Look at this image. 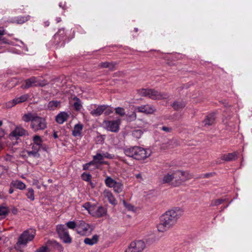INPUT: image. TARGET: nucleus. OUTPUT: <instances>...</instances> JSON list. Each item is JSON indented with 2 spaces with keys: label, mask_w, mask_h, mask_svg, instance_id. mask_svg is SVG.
I'll use <instances>...</instances> for the list:
<instances>
[{
  "label": "nucleus",
  "mask_w": 252,
  "mask_h": 252,
  "mask_svg": "<svg viewBox=\"0 0 252 252\" xmlns=\"http://www.w3.org/2000/svg\"><path fill=\"white\" fill-rule=\"evenodd\" d=\"M182 215L183 211L179 208L166 211L160 217V223L157 225L158 231L163 232L172 227Z\"/></svg>",
  "instance_id": "nucleus-1"
},
{
  "label": "nucleus",
  "mask_w": 252,
  "mask_h": 252,
  "mask_svg": "<svg viewBox=\"0 0 252 252\" xmlns=\"http://www.w3.org/2000/svg\"><path fill=\"white\" fill-rule=\"evenodd\" d=\"M124 153L126 156L137 160L145 159L151 154L149 150L137 146L125 149Z\"/></svg>",
  "instance_id": "nucleus-2"
},
{
  "label": "nucleus",
  "mask_w": 252,
  "mask_h": 252,
  "mask_svg": "<svg viewBox=\"0 0 252 252\" xmlns=\"http://www.w3.org/2000/svg\"><path fill=\"white\" fill-rule=\"evenodd\" d=\"M138 92L141 96L148 97L154 100L166 99L168 97L167 94L154 89H141L139 90Z\"/></svg>",
  "instance_id": "nucleus-3"
},
{
  "label": "nucleus",
  "mask_w": 252,
  "mask_h": 252,
  "mask_svg": "<svg viewBox=\"0 0 252 252\" xmlns=\"http://www.w3.org/2000/svg\"><path fill=\"white\" fill-rule=\"evenodd\" d=\"M174 172V182L173 185L174 186H179L192 178V175L188 171L177 170Z\"/></svg>",
  "instance_id": "nucleus-4"
},
{
  "label": "nucleus",
  "mask_w": 252,
  "mask_h": 252,
  "mask_svg": "<svg viewBox=\"0 0 252 252\" xmlns=\"http://www.w3.org/2000/svg\"><path fill=\"white\" fill-rule=\"evenodd\" d=\"M47 127V123L46 119L37 114L31 124V127L34 132L44 130Z\"/></svg>",
  "instance_id": "nucleus-5"
},
{
  "label": "nucleus",
  "mask_w": 252,
  "mask_h": 252,
  "mask_svg": "<svg viewBox=\"0 0 252 252\" xmlns=\"http://www.w3.org/2000/svg\"><path fill=\"white\" fill-rule=\"evenodd\" d=\"M35 235V230L32 229H28L24 231L18 238L17 244L19 245H26L29 241H32Z\"/></svg>",
  "instance_id": "nucleus-6"
},
{
  "label": "nucleus",
  "mask_w": 252,
  "mask_h": 252,
  "mask_svg": "<svg viewBox=\"0 0 252 252\" xmlns=\"http://www.w3.org/2000/svg\"><path fill=\"white\" fill-rule=\"evenodd\" d=\"M94 229V226L86 223L83 220H79L77 222V228H76V230L80 235H88L92 233Z\"/></svg>",
  "instance_id": "nucleus-7"
},
{
  "label": "nucleus",
  "mask_w": 252,
  "mask_h": 252,
  "mask_svg": "<svg viewBox=\"0 0 252 252\" xmlns=\"http://www.w3.org/2000/svg\"><path fill=\"white\" fill-rule=\"evenodd\" d=\"M145 244L143 241L132 242L125 252H141L145 248Z\"/></svg>",
  "instance_id": "nucleus-8"
},
{
  "label": "nucleus",
  "mask_w": 252,
  "mask_h": 252,
  "mask_svg": "<svg viewBox=\"0 0 252 252\" xmlns=\"http://www.w3.org/2000/svg\"><path fill=\"white\" fill-rule=\"evenodd\" d=\"M57 231L60 238L65 243H70L71 242V238L68 234L66 228L63 225H59L57 227Z\"/></svg>",
  "instance_id": "nucleus-9"
},
{
  "label": "nucleus",
  "mask_w": 252,
  "mask_h": 252,
  "mask_svg": "<svg viewBox=\"0 0 252 252\" xmlns=\"http://www.w3.org/2000/svg\"><path fill=\"white\" fill-rule=\"evenodd\" d=\"M25 85L23 87L24 89H28L30 87L40 86L43 87L47 84L45 81L40 82L35 77H32L25 80Z\"/></svg>",
  "instance_id": "nucleus-10"
},
{
  "label": "nucleus",
  "mask_w": 252,
  "mask_h": 252,
  "mask_svg": "<svg viewBox=\"0 0 252 252\" xmlns=\"http://www.w3.org/2000/svg\"><path fill=\"white\" fill-rule=\"evenodd\" d=\"M103 125L106 130L113 132H117L119 130L120 121L105 120L103 122Z\"/></svg>",
  "instance_id": "nucleus-11"
},
{
  "label": "nucleus",
  "mask_w": 252,
  "mask_h": 252,
  "mask_svg": "<svg viewBox=\"0 0 252 252\" xmlns=\"http://www.w3.org/2000/svg\"><path fill=\"white\" fill-rule=\"evenodd\" d=\"M24 135H28V131L21 126H17L9 134V138L12 139H18L20 137Z\"/></svg>",
  "instance_id": "nucleus-12"
},
{
  "label": "nucleus",
  "mask_w": 252,
  "mask_h": 252,
  "mask_svg": "<svg viewBox=\"0 0 252 252\" xmlns=\"http://www.w3.org/2000/svg\"><path fill=\"white\" fill-rule=\"evenodd\" d=\"M89 213L92 216L98 218L101 217L105 215L106 213V210L104 207L99 206H94V207H90Z\"/></svg>",
  "instance_id": "nucleus-13"
},
{
  "label": "nucleus",
  "mask_w": 252,
  "mask_h": 252,
  "mask_svg": "<svg viewBox=\"0 0 252 252\" xmlns=\"http://www.w3.org/2000/svg\"><path fill=\"white\" fill-rule=\"evenodd\" d=\"M136 109L139 112L143 113L146 114H152L156 111V108L149 104L138 106Z\"/></svg>",
  "instance_id": "nucleus-14"
},
{
  "label": "nucleus",
  "mask_w": 252,
  "mask_h": 252,
  "mask_svg": "<svg viewBox=\"0 0 252 252\" xmlns=\"http://www.w3.org/2000/svg\"><path fill=\"white\" fill-rule=\"evenodd\" d=\"M174 182V172L173 171H170L167 174H165L162 179V183L163 184H170L173 185Z\"/></svg>",
  "instance_id": "nucleus-15"
},
{
  "label": "nucleus",
  "mask_w": 252,
  "mask_h": 252,
  "mask_svg": "<svg viewBox=\"0 0 252 252\" xmlns=\"http://www.w3.org/2000/svg\"><path fill=\"white\" fill-rule=\"evenodd\" d=\"M117 63L116 62H102L99 65L98 67L100 68H107L110 70L113 71L115 69Z\"/></svg>",
  "instance_id": "nucleus-16"
},
{
  "label": "nucleus",
  "mask_w": 252,
  "mask_h": 252,
  "mask_svg": "<svg viewBox=\"0 0 252 252\" xmlns=\"http://www.w3.org/2000/svg\"><path fill=\"white\" fill-rule=\"evenodd\" d=\"M106 109V105H99L95 109L91 111V114L94 117H97L101 115Z\"/></svg>",
  "instance_id": "nucleus-17"
},
{
  "label": "nucleus",
  "mask_w": 252,
  "mask_h": 252,
  "mask_svg": "<svg viewBox=\"0 0 252 252\" xmlns=\"http://www.w3.org/2000/svg\"><path fill=\"white\" fill-rule=\"evenodd\" d=\"M215 114L211 113L207 115L203 121L205 126H210L213 125L215 121Z\"/></svg>",
  "instance_id": "nucleus-18"
},
{
  "label": "nucleus",
  "mask_w": 252,
  "mask_h": 252,
  "mask_svg": "<svg viewBox=\"0 0 252 252\" xmlns=\"http://www.w3.org/2000/svg\"><path fill=\"white\" fill-rule=\"evenodd\" d=\"M103 195L105 198L107 199L110 203L112 205H116L117 203L116 200L114 197L112 192L109 191L105 190L103 192Z\"/></svg>",
  "instance_id": "nucleus-19"
},
{
  "label": "nucleus",
  "mask_w": 252,
  "mask_h": 252,
  "mask_svg": "<svg viewBox=\"0 0 252 252\" xmlns=\"http://www.w3.org/2000/svg\"><path fill=\"white\" fill-rule=\"evenodd\" d=\"M69 117L68 114L66 112H63L59 114L56 118V122L60 124H63L65 121H67Z\"/></svg>",
  "instance_id": "nucleus-20"
},
{
  "label": "nucleus",
  "mask_w": 252,
  "mask_h": 252,
  "mask_svg": "<svg viewBox=\"0 0 252 252\" xmlns=\"http://www.w3.org/2000/svg\"><path fill=\"white\" fill-rule=\"evenodd\" d=\"M10 187H14L20 190H23L26 189V185L22 181L19 180L12 181L10 184Z\"/></svg>",
  "instance_id": "nucleus-21"
},
{
  "label": "nucleus",
  "mask_w": 252,
  "mask_h": 252,
  "mask_svg": "<svg viewBox=\"0 0 252 252\" xmlns=\"http://www.w3.org/2000/svg\"><path fill=\"white\" fill-rule=\"evenodd\" d=\"M236 154L235 153H228L221 156V159L226 161L234 160L236 158Z\"/></svg>",
  "instance_id": "nucleus-22"
},
{
  "label": "nucleus",
  "mask_w": 252,
  "mask_h": 252,
  "mask_svg": "<svg viewBox=\"0 0 252 252\" xmlns=\"http://www.w3.org/2000/svg\"><path fill=\"white\" fill-rule=\"evenodd\" d=\"M186 105V103L183 101H175L172 105V107L175 110L178 111L184 108Z\"/></svg>",
  "instance_id": "nucleus-23"
},
{
  "label": "nucleus",
  "mask_w": 252,
  "mask_h": 252,
  "mask_svg": "<svg viewBox=\"0 0 252 252\" xmlns=\"http://www.w3.org/2000/svg\"><path fill=\"white\" fill-rule=\"evenodd\" d=\"M83 129V125L81 124L76 125L72 130V135L74 136H80Z\"/></svg>",
  "instance_id": "nucleus-24"
},
{
  "label": "nucleus",
  "mask_w": 252,
  "mask_h": 252,
  "mask_svg": "<svg viewBox=\"0 0 252 252\" xmlns=\"http://www.w3.org/2000/svg\"><path fill=\"white\" fill-rule=\"evenodd\" d=\"M98 240V236L97 235H94L92 238H86L84 239V243L89 245H93L96 244Z\"/></svg>",
  "instance_id": "nucleus-25"
},
{
  "label": "nucleus",
  "mask_w": 252,
  "mask_h": 252,
  "mask_svg": "<svg viewBox=\"0 0 252 252\" xmlns=\"http://www.w3.org/2000/svg\"><path fill=\"white\" fill-rule=\"evenodd\" d=\"M36 114H32V113H29L24 114L22 117V120L25 122H29L30 121L32 123V121L34 119Z\"/></svg>",
  "instance_id": "nucleus-26"
},
{
  "label": "nucleus",
  "mask_w": 252,
  "mask_h": 252,
  "mask_svg": "<svg viewBox=\"0 0 252 252\" xmlns=\"http://www.w3.org/2000/svg\"><path fill=\"white\" fill-rule=\"evenodd\" d=\"M60 104V102L57 100L50 101L48 104V107L50 110H54L58 107Z\"/></svg>",
  "instance_id": "nucleus-27"
},
{
  "label": "nucleus",
  "mask_w": 252,
  "mask_h": 252,
  "mask_svg": "<svg viewBox=\"0 0 252 252\" xmlns=\"http://www.w3.org/2000/svg\"><path fill=\"white\" fill-rule=\"evenodd\" d=\"M33 144L42 147L43 141L41 137L39 135H35L33 137Z\"/></svg>",
  "instance_id": "nucleus-28"
},
{
  "label": "nucleus",
  "mask_w": 252,
  "mask_h": 252,
  "mask_svg": "<svg viewBox=\"0 0 252 252\" xmlns=\"http://www.w3.org/2000/svg\"><path fill=\"white\" fill-rule=\"evenodd\" d=\"M29 18L30 17L29 16H20L17 18L14 22L19 24H22L28 21Z\"/></svg>",
  "instance_id": "nucleus-29"
},
{
  "label": "nucleus",
  "mask_w": 252,
  "mask_h": 252,
  "mask_svg": "<svg viewBox=\"0 0 252 252\" xmlns=\"http://www.w3.org/2000/svg\"><path fill=\"white\" fill-rule=\"evenodd\" d=\"M112 188L116 192L120 193L123 190V186L121 182H117Z\"/></svg>",
  "instance_id": "nucleus-30"
},
{
  "label": "nucleus",
  "mask_w": 252,
  "mask_h": 252,
  "mask_svg": "<svg viewBox=\"0 0 252 252\" xmlns=\"http://www.w3.org/2000/svg\"><path fill=\"white\" fill-rule=\"evenodd\" d=\"M105 183L107 186L110 188H112L117 182L111 177H107L105 180Z\"/></svg>",
  "instance_id": "nucleus-31"
},
{
  "label": "nucleus",
  "mask_w": 252,
  "mask_h": 252,
  "mask_svg": "<svg viewBox=\"0 0 252 252\" xmlns=\"http://www.w3.org/2000/svg\"><path fill=\"white\" fill-rule=\"evenodd\" d=\"M16 104H17L16 101H15V99L14 98L13 100L8 101V102H6L5 103H4L3 104V107L4 108L8 109V108H12V107L15 106Z\"/></svg>",
  "instance_id": "nucleus-32"
},
{
  "label": "nucleus",
  "mask_w": 252,
  "mask_h": 252,
  "mask_svg": "<svg viewBox=\"0 0 252 252\" xmlns=\"http://www.w3.org/2000/svg\"><path fill=\"white\" fill-rule=\"evenodd\" d=\"M29 97V95L28 94H25L19 97H17L15 98V101H16V103H20L26 101Z\"/></svg>",
  "instance_id": "nucleus-33"
},
{
  "label": "nucleus",
  "mask_w": 252,
  "mask_h": 252,
  "mask_svg": "<svg viewBox=\"0 0 252 252\" xmlns=\"http://www.w3.org/2000/svg\"><path fill=\"white\" fill-rule=\"evenodd\" d=\"M27 197L32 201L34 200V190L32 188H29L26 193Z\"/></svg>",
  "instance_id": "nucleus-34"
},
{
  "label": "nucleus",
  "mask_w": 252,
  "mask_h": 252,
  "mask_svg": "<svg viewBox=\"0 0 252 252\" xmlns=\"http://www.w3.org/2000/svg\"><path fill=\"white\" fill-rule=\"evenodd\" d=\"M73 100L75 101L74 103V107L76 110H79L81 107V101L77 97H74Z\"/></svg>",
  "instance_id": "nucleus-35"
},
{
  "label": "nucleus",
  "mask_w": 252,
  "mask_h": 252,
  "mask_svg": "<svg viewBox=\"0 0 252 252\" xmlns=\"http://www.w3.org/2000/svg\"><path fill=\"white\" fill-rule=\"evenodd\" d=\"M27 153L28 156L29 157H33L34 158H39L40 157V154H39V153H37V152H35L32 150L30 151H27Z\"/></svg>",
  "instance_id": "nucleus-36"
},
{
  "label": "nucleus",
  "mask_w": 252,
  "mask_h": 252,
  "mask_svg": "<svg viewBox=\"0 0 252 252\" xmlns=\"http://www.w3.org/2000/svg\"><path fill=\"white\" fill-rule=\"evenodd\" d=\"M143 134V132L141 129H136L132 131V136L135 138H140Z\"/></svg>",
  "instance_id": "nucleus-37"
},
{
  "label": "nucleus",
  "mask_w": 252,
  "mask_h": 252,
  "mask_svg": "<svg viewBox=\"0 0 252 252\" xmlns=\"http://www.w3.org/2000/svg\"><path fill=\"white\" fill-rule=\"evenodd\" d=\"M226 200L225 199H218L215 200H213L212 201L211 203V206H218L221 204L223 202L225 201Z\"/></svg>",
  "instance_id": "nucleus-38"
},
{
  "label": "nucleus",
  "mask_w": 252,
  "mask_h": 252,
  "mask_svg": "<svg viewBox=\"0 0 252 252\" xmlns=\"http://www.w3.org/2000/svg\"><path fill=\"white\" fill-rule=\"evenodd\" d=\"M136 114L135 112H132L131 114L126 115V120L128 121H133L136 120Z\"/></svg>",
  "instance_id": "nucleus-39"
},
{
  "label": "nucleus",
  "mask_w": 252,
  "mask_h": 252,
  "mask_svg": "<svg viewBox=\"0 0 252 252\" xmlns=\"http://www.w3.org/2000/svg\"><path fill=\"white\" fill-rule=\"evenodd\" d=\"M66 226L68 228L70 229H74L77 228V222H75L74 221H68L66 223Z\"/></svg>",
  "instance_id": "nucleus-40"
},
{
  "label": "nucleus",
  "mask_w": 252,
  "mask_h": 252,
  "mask_svg": "<svg viewBox=\"0 0 252 252\" xmlns=\"http://www.w3.org/2000/svg\"><path fill=\"white\" fill-rule=\"evenodd\" d=\"M93 158L94 161L102 163V162H101V160L103 159L102 154L97 153L96 155L94 156Z\"/></svg>",
  "instance_id": "nucleus-41"
},
{
  "label": "nucleus",
  "mask_w": 252,
  "mask_h": 252,
  "mask_svg": "<svg viewBox=\"0 0 252 252\" xmlns=\"http://www.w3.org/2000/svg\"><path fill=\"white\" fill-rule=\"evenodd\" d=\"M116 113L121 116L125 115V111L124 108L122 107H117L115 109Z\"/></svg>",
  "instance_id": "nucleus-42"
},
{
  "label": "nucleus",
  "mask_w": 252,
  "mask_h": 252,
  "mask_svg": "<svg viewBox=\"0 0 252 252\" xmlns=\"http://www.w3.org/2000/svg\"><path fill=\"white\" fill-rule=\"evenodd\" d=\"M8 213L7 208L4 207H0V216H5Z\"/></svg>",
  "instance_id": "nucleus-43"
},
{
  "label": "nucleus",
  "mask_w": 252,
  "mask_h": 252,
  "mask_svg": "<svg viewBox=\"0 0 252 252\" xmlns=\"http://www.w3.org/2000/svg\"><path fill=\"white\" fill-rule=\"evenodd\" d=\"M82 178L84 181L89 182L91 179V175L90 174L83 173L82 175Z\"/></svg>",
  "instance_id": "nucleus-44"
},
{
  "label": "nucleus",
  "mask_w": 252,
  "mask_h": 252,
  "mask_svg": "<svg viewBox=\"0 0 252 252\" xmlns=\"http://www.w3.org/2000/svg\"><path fill=\"white\" fill-rule=\"evenodd\" d=\"M102 157L103 158V159L104 158H108V159H112L114 157V155L110 154L108 153H105L102 154Z\"/></svg>",
  "instance_id": "nucleus-45"
},
{
  "label": "nucleus",
  "mask_w": 252,
  "mask_h": 252,
  "mask_svg": "<svg viewBox=\"0 0 252 252\" xmlns=\"http://www.w3.org/2000/svg\"><path fill=\"white\" fill-rule=\"evenodd\" d=\"M161 129L163 131H165V132H167V133H170V132H171L172 131V130H173V129H172V127H168V126H163L161 128Z\"/></svg>",
  "instance_id": "nucleus-46"
},
{
  "label": "nucleus",
  "mask_w": 252,
  "mask_h": 252,
  "mask_svg": "<svg viewBox=\"0 0 252 252\" xmlns=\"http://www.w3.org/2000/svg\"><path fill=\"white\" fill-rule=\"evenodd\" d=\"M32 150L35 152H37V153H38L39 151L41 148V147L36 145H35L33 143L32 144Z\"/></svg>",
  "instance_id": "nucleus-47"
},
{
  "label": "nucleus",
  "mask_w": 252,
  "mask_h": 252,
  "mask_svg": "<svg viewBox=\"0 0 252 252\" xmlns=\"http://www.w3.org/2000/svg\"><path fill=\"white\" fill-rule=\"evenodd\" d=\"M4 159L7 161L11 162L14 159V158L12 156L7 154L4 158Z\"/></svg>",
  "instance_id": "nucleus-48"
},
{
  "label": "nucleus",
  "mask_w": 252,
  "mask_h": 252,
  "mask_svg": "<svg viewBox=\"0 0 252 252\" xmlns=\"http://www.w3.org/2000/svg\"><path fill=\"white\" fill-rule=\"evenodd\" d=\"M35 252H48V248L47 247H41L37 249Z\"/></svg>",
  "instance_id": "nucleus-49"
},
{
  "label": "nucleus",
  "mask_w": 252,
  "mask_h": 252,
  "mask_svg": "<svg viewBox=\"0 0 252 252\" xmlns=\"http://www.w3.org/2000/svg\"><path fill=\"white\" fill-rule=\"evenodd\" d=\"M104 112V114L106 115H109V114L113 113V110L110 108H109L108 106L106 105V109L105 110V111Z\"/></svg>",
  "instance_id": "nucleus-50"
},
{
  "label": "nucleus",
  "mask_w": 252,
  "mask_h": 252,
  "mask_svg": "<svg viewBox=\"0 0 252 252\" xmlns=\"http://www.w3.org/2000/svg\"><path fill=\"white\" fill-rule=\"evenodd\" d=\"M94 206L91 205L90 204V203H85V204L83 205V207H84L85 209H86L88 211V212H89V208L90 207H94Z\"/></svg>",
  "instance_id": "nucleus-51"
},
{
  "label": "nucleus",
  "mask_w": 252,
  "mask_h": 252,
  "mask_svg": "<svg viewBox=\"0 0 252 252\" xmlns=\"http://www.w3.org/2000/svg\"><path fill=\"white\" fill-rule=\"evenodd\" d=\"M48 244H53L55 246H57V247H60L59 244L57 243L56 241H49L48 242Z\"/></svg>",
  "instance_id": "nucleus-52"
},
{
  "label": "nucleus",
  "mask_w": 252,
  "mask_h": 252,
  "mask_svg": "<svg viewBox=\"0 0 252 252\" xmlns=\"http://www.w3.org/2000/svg\"><path fill=\"white\" fill-rule=\"evenodd\" d=\"M4 131L3 129H0V138L4 136Z\"/></svg>",
  "instance_id": "nucleus-53"
},
{
  "label": "nucleus",
  "mask_w": 252,
  "mask_h": 252,
  "mask_svg": "<svg viewBox=\"0 0 252 252\" xmlns=\"http://www.w3.org/2000/svg\"><path fill=\"white\" fill-rule=\"evenodd\" d=\"M5 31L3 28H0V35H2L4 34Z\"/></svg>",
  "instance_id": "nucleus-54"
},
{
  "label": "nucleus",
  "mask_w": 252,
  "mask_h": 252,
  "mask_svg": "<svg viewBox=\"0 0 252 252\" xmlns=\"http://www.w3.org/2000/svg\"><path fill=\"white\" fill-rule=\"evenodd\" d=\"M212 175V173H207L204 175V177L205 178H209Z\"/></svg>",
  "instance_id": "nucleus-55"
},
{
  "label": "nucleus",
  "mask_w": 252,
  "mask_h": 252,
  "mask_svg": "<svg viewBox=\"0 0 252 252\" xmlns=\"http://www.w3.org/2000/svg\"><path fill=\"white\" fill-rule=\"evenodd\" d=\"M53 137L54 138L56 139L58 137V135L57 134V132L56 131H54L53 133Z\"/></svg>",
  "instance_id": "nucleus-56"
},
{
  "label": "nucleus",
  "mask_w": 252,
  "mask_h": 252,
  "mask_svg": "<svg viewBox=\"0 0 252 252\" xmlns=\"http://www.w3.org/2000/svg\"><path fill=\"white\" fill-rule=\"evenodd\" d=\"M10 187V189H9V193L10 194H11V193H12L13 192V191H14L13 189V187Z\"/></svg>",
  "instance_id": "nucleus-57"
},
{
  "label": "nucleus",
  "mask_w": 252,
  "mask_h": 252,
  "mask_svg": "<svg viewBox=\"0 0 252 252\" xmlns=\"http://www.w3.org/2000/svg\"><path fill=\"white\" fill-rule=\"evenodd\" d=\"M41 149H43V150H44V151H47V149H48V147H47V146H45V145H43L42 144V147H41Z\"/></svg>",
  "instance_id": "nucleus-58"
},
{
  "label": "nucleus",
  "mask_w": 252,
  "mask_h": 252,
  "mask_svg": "<svg viewBox=\"0 0 252 252\" xmlns=\"http://www.w3.org/2000/svg\"><path fill=\"white\" fill-rule=\"evenodd\" d=\"M3 122L2 121L0 120V127L2 125Z\"/></svg>",
  "instance_id": "nucleus-59"
},
{
  "label": "nucleus",
  "mask_w": 252,
  "mask_h": 252,
  "mask_svg": "<svg viewBox=\"0 0 252 252\" xmlns=\"http://www.w3.org/2000/svg\"><path fill=\"white\" fill-rule=\"evenodd\" d=\"M141 177V175H140V174H137V175H136V177H137V178H139V177Z\"/></svg>",
  "instance_id": "nucleus-60"
},
{
  "label": "nucleus",
  "mask_w": 252,
  "mask_h": 252,
  "mask_svg": "<svg viewBox=\"0 0 252 252\" xmlns=\"http://www.w3.org/2000/svg\"><path fill=\"white\" fill-rule=\"evenodd\" d=\"M2 145L0 144V151L2 149Z\"/></svg>",
  "instance_id": "nucleus-61"
},
{
  "label": "nucleus",
  "mask_w": 252,
  "mask_h": 252,
  "mask_svg": "<svg viewBox=\"0 0 252 252\" xmlns=\"http://www.w3.org/2000/svg\"><path fill=\"white\" fill-rule=\"evenodd\" d=\"M90 184L92 187H94L93 183L91 182H90Z\"/></svg>",
  "instance_id": "nucleus-62"
},
{
  "label": "nucleus",
  "mask_w": 252,
  "mask_h": 252,
  "mask_svg": "<svg viewBox=\"0 0 252 252\" xmlns=\"http://www.w3.org/2000/svg\"><path fill=\"white\" fill-rule=\"evenodd\" d=\"M124 204H126V202L125 201H124Z\"/></svg>",
  "instance_id": "nucleus-63"
},
{
  "label": "nucleus",
  "mask_w": 252,
  "mask_h": 252,
  "mask_svg": "<svg viewBox=\"0 0 252 252\" xmlns=\"http://www.w3.org/2000/svg\"><path fill=\"white\" fill-rule=\"evenodd\" d=\"M89 165H91V162H90V163H89Z\"/></svg>",
  "instance_id": "nucleus-64"
}]
</instances>
